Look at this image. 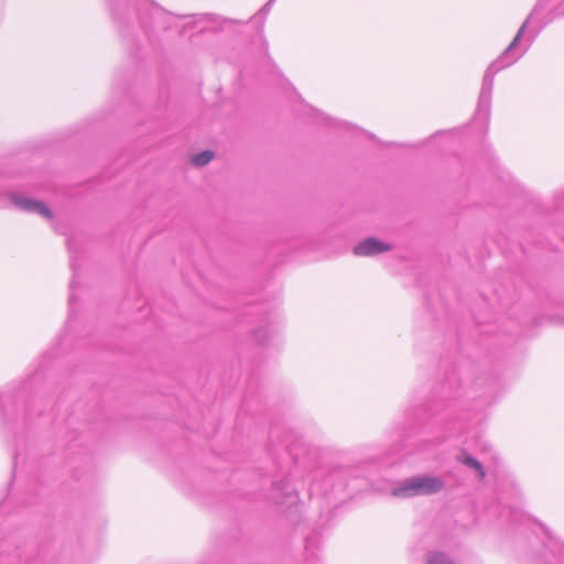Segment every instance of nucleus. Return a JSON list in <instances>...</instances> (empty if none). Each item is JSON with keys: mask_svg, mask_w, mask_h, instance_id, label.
<instances>
[{"mask_svg": "<svg viewBox=\"0 0 564 564\" xmlns=\"http://www.w3.org/2000/svg\"><path fill=\"white\" fill-rule=\"evenodd\" d=\"M443 482L434 477L414 478L393 491L394 496L412 497L416 495H431L440 491Z\"/></svg>", "mask_w": 564, "mask_h": 564, "instance_id": "nucleus-1", "label": "nucleus"}, {"mask_svg": "<svg viewBox=\"0 0 564 564\" xmlns=\"http://www.w3.org/2000/svg\"><path fill=\"white\" fill-rule=\"evenodd\" d=\"M14 203H15V205H18L19 207H21V208H23L25 210L36 212V213L41 214L42 216H44L47 219H52L53 218L52 212L42 202L33 200V199H30V198H17V199H14Z\"/></svg>", "mask_w": 564, "mask_h": 564, "instance_id": "nucleus-3", "label": "nucleus"}, {"mask_svg": "<svg viewBox=\"0 0 564 564\" xmlns=\"http://www.w3.org/2000/svg\"><path fill=\"white\" fill-rule=\"evenodd\" d=\"M429 564H454L442 553H434L429 558Z\"/></svg>", "mask_w": 564, "mask_h": 564, "instance_id": "nucleus-6", "label": "nucleus"}, {"mask_svg": "<svg viewBox=\"0 0 564 564\" xmlns=\"http://www.w3.org/2000/svg\"><path fill=\"white\" fill-rule=\"evenodd\" d=\"M214 159V153L209 150L203 151L191 158L192 164L196 166H203L209 163Z\"/></svg>", "mask_w": 564, "mask_h": 564, "instance_id": "nucleus-4", "label": "nucleus"}, {"mask_svg": "<svg viewBox=\"0 0 564 564\" xmlns=\"http://www.w3.org/2000/svg\"><path fill=\"white\" fill-rule=\"evenodd\" d=\"M391 250V246L376 238H368L354 248V253L359 257L375 256Z\"/></svg>", "mask_w": 564, "mask_h": 564, "instance_id": "nucleus-2", "label": "nucleus"}, {"mask_svg": "<svg viewBox=\"0 0 564 564\" xmlns=\"http://www.w3.org/2000/svg\"><path fill=\"white\" fill-rule=\"evenodd\" d=\"M463 463L465 465H467L468 467L474 468L475 470H477L479 479H484L486 477V473H485L481 464L477 459H475L474 457L465 456L463 458Z\"/></svg>", "mask_w": 564, "mask_h": 564, "instance_id": "nucleus-5", "label": "nucleus"}]
</instances>
